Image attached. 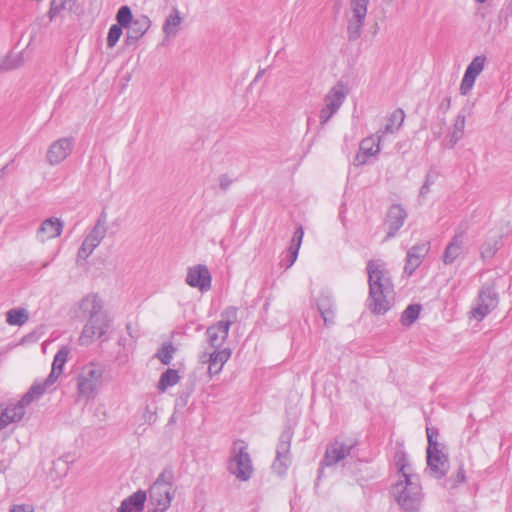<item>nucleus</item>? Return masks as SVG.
Returning <instances> with one entry per match:
<instances>
[{
  "label": "nucleus",
  "mask_w": 512,
  "mask_h": 512,
  "mask_svg": "<svg viewBox=\"0 0 512 512\" xmlns=\"http://www.w3.org/2000/svg\"><path fill=\"white\" fill-rule=\"evenodd\" d=\"M323 318L324 325L330 327L335 324V307L319 311Z\"/></svg>",
  "instance_id": "nucleus-51"
},
{
  "label": "nucleus",
  "mask_w": 512,
  "mask_h": 512,
  "mask_svg": "<svg viewBox=\"0 0 512 512\" xmlns=\"http://www.w3.org/2000/svg\"><path fill=\"white\" fill-rule=\"evenodd\" d=\"M291 464V457H283L276 455L273 463L272 470L279 476H284Z\"/></svg>",
  "instance_id": "nucleus-46"
},
{
  "label": "nucleus",
  "mask_w": 512,
  "mask_h": 512,
  "mask_svg": "<svg viewBox=\"0 0 512 512\" xmlns=\"http://www.w3.org/2000/svg\"><path fill=\"white\" fill-rule=\"evenodd\" d=\"M466 482V473L464 465L460 464L456 473L451 477L447 478L444 482V487L449 490H454L459 487L460 484Z\"/></svg>",
  "instance_id": "nucleus-41"
},
{
  "label": "nucleus",
  "mask_w": 512,
  "mask_h": 512,
  "mask_svg": "<svg viewBox=\"0 0 512 512\" xmlns=\"http://www.w3.org/2000/svg\"><path fill=\"white\" fill-rule=\"evenodd\" d=\"M486 62V56L485 55H477L475 56L472 61L467 66L465 72L478 77L480 73L483 71L484 66Z\"/></svg>",
  "instance_id": "nucleus-45"
},
{
  "label": "nucleus",
  "mask_w": 512,
  "mask_h": 512,
  "mask_svg": "<svg viewBox=\"0 0 512 512\" xmlns=\"http://www.w3.org/2000/svg\"><path fill=\"white\" fill-rule=\"evenodd\" d=\"M29 319V313L25 308H12L6 312V322L11 326H22Z\"/></svg>",
  "instance_id": "nucleus-33"
},
{
  "label": "nucleus",
  "mask_w": 512,
  "mask_h": 512,
  "mask_svg": "<svg viewBox=\"0 0 512 512\" xmlns=\"http://www.w3.org/2000/svg\"><path fill=\"white\" fill-rule=\"evenodd\" d=\"M7 167L8 165H5L0 169V178H2L5 175Z\"/></svg>",
  "instance_id": "nucleus-64"
},
{
  "label": "nucleus",
  "mask_w": 512,
  "mask_h": 512,
  "mask_svg": "<svg viewBox=\"0 0 512 512\" xmlns=\"http://www.w3.org/2000/svg\"><path fill=\"white\" fill-rule=\"evenodd\" d=\"M69 353H70L69 347L62 346L55 354L51 368L54 371H58L62 374L64 365L67 362Z\"/></svg>",
  "instance_id": "nucleus-44"
},
{
  "label": "nucleus",
  "mask_w": 512,
  "mask_h": 512,
  "mask_svg": "<svg viewBox=\"0 0 512 512\" xmlns=\"http://www.w3.org/2000/svg\"><path fill=\"white\" fill-rule=\"evenodd\" d=\"M231 354L230 348L215 350L208 354L207 362L209 363L208 373L210 377L221 372L223 365L229 360Z\"/></svg>",
  "instance_id": "nucleus-22"
},
{
  "label": "nucleus",
  "mask_w": 512,
  "mask_h": 512,
  "mask_svg": "<svg viewBox=\"0 0 512 512\" xmlns=\"http://www.w3.org/2000/svg\"><path fill=\"white\" fill-rule=\"evenodd\" d=\"M123 29L118 24H112L109 28L107 35V47L113 48L117 42L119 41L121 35L123 34Z\"/></svg>",
  "instance_id": "nucleus-47"
},
{
  "label": "nucleus",
  "mask_w": 512,
  "mask_h": 512,
  "mask_svg": "<svg viewBox=\"0 0 512 512\" xmlns=\"http://www.w3.org/2000/svg\"><path fill=\"white\" fill-rule=\"evenodd\" d=\"M430 250L429 242H423L412 246L407 251L404 273L412 276L416 269L422 264L423 259Z\"/></svg>",
  "instance_id": "nucleus-16"
},
{
  "label": "nucleus",
  "mask_w": 512,
  "mask_h": 512,
  "mask_svg": "<svg viewBox=\"0 0 512 512\" xmlns=\"http://www.w3.org/2000/svg\"><path fill=\"white\" fill-rule=\"evenodd\" d=\"M407 217L408 213L401 204L395 203L389 207L385 217V224L388 226L386 240L396 236Z\"/></svg>",
  "instance_id": "nucleus-14"
},
{
  "label": "nucleus",
  "mask_w": 512,
  "mask_h": 512,
  "mask_svg": "<svg viewBox=\"0 0 512 512\" xmlns=\"http://www.w3.org/2000/svg\"><path fill=\"white\" fill-rule=\"evenodd\" d=\"M233 180L227 174H221L219 176V187L222 191H227Z\"/></svg>",
  "instance_id": "nucleus-55"
},
{
  "label": "nucleus",
  "mask_w": 512,
  "mask_h": 512,
  "mask_svg": "<svg viewBox=\"0 0 512 512\" xmlns=\"http://www.w3.org/2000/svg\"><path fill=\"white\" fill-rule=\"evenodd\" d=\"M74 137H63L51 143L46 153V160L51 166L63 162L73 151Z\"/></svg>",
  "instance_id": "nucleus-12"
},
{
  "label": "nucleus",
  "mask_w": 512,
  "mask_h": 512,
  "mask_svg": "<svg viewBox=\"0 0 512 512\" xmlns=\"http://www.w3.org/2000/svg\"><path fill=\"white\" fill-rule=\"evenodd\" d=\"M346 97L344 85L338 83L334 86L324 98L325 105L319 112L320 125L324 126L330 118L339 110Z\"/></svg>",
  "instance_id": "nucleus-10"
},
{
  "label": "nucleus",
  "mask_w": 512,
  "mask_h": 512,
  "mask_svg": "<svg viewBox=\"0 0 512 512\" xmlns=\"http://www.w3.org/2000/svg\"><path fill=\"white\" fill-rule=\"evenodd\" d=\"M404 118L405 113L402 108L394 110L388 118V123L385 125L384 132L393 133L395 130H398L402 126Z\"/></svg>",
  "instance_id": "nucleus-36"
},
{
  "label": "nucleus",
  "mask_w": 512,
  "mask_h": 512,
  "mask_svg": "<svg viewBox=\"0 0 512 512\" xmlns=\"http://www.w3.org/2000/svg\"><path fill=\"white\" fill-rule=\"evenodd\" d=\"M380 140V136L377 142L373 136L364 138L360 142L359 151L354 157V165H364L367 163L369 157L377 155L380 152Z\"/></svg>",
  "instance_id": "nucleus-17"
},
{
  "label": "nucleus",
  "mask_w": 512,
  "mask_h": 512,
  "mask_svg": "<svg viewBox=\"0 0 512 512\" xmlns=\"http://www.w3.org/2000/svg\"><path fill=\"white\" fill-rule=\"evenodd\" d=\"M60 375H61L60 372L54 371L51 368V371H50L49 375L47 376V378L43 382H40V383L42 384V386L45 389H47L48 387H50L57 381V379L59 378Z\"/></svg>",
  "instance_id": "nucleus-54"
},
{
  "label": "nucleus",
  "mask_w": 512,
  "mask_h": 512,
  "mask_svg": "<svg viewBox=\"0 0 512 512\" xmlns=\"http://www.w3.org/2000/svg\"><path fill=\"white\" fill-rule=\"evenodd\" d=\"M45 391L46 389L42 386V384L40 382L35 381L27 390V392H25L24 395L17 402L19 409L25 410L26 406L30 405L33 401L41 398L44 395Z\"/></svg>",
  "instance_id": "nucleus-26"
},
{
  "label": "nucleus",
  "mask_w": 512,
  "mask_h": 512,
  "mask_svg": "<svg viewBox=\"0 0 512 512\" xmlns=\"http://www.w3.org/2000/svg\"><path fill=\"white\" fill-rule=\"evenodd\" d=\"M64 9H68L76 15L81 13L77 0H52L48 11L49 20L52 21Z\"/></svg>",
  "instance_id": "nucleus-25"
},
{
  "label": "nucleus",
  "mask_w": 512,
  "mask_h": 512,
  "mask_svg": "<svg viewBox=\"0 0 512 512\" xmlns=\"http://www.w3.org/2000/svg\"><path fill=\"white\" fill-rule=\"evenodd\" d=\"M227 470L240 481H248L253 473V465L248 444L242 439H236L231 448Z\"/></svg>",
  "instance_id": "nucleus-5"
},
{
  "label": "nucleus",
  "mask_w": 512,
  "mask_h": 512,
  "mask_svg": "<svg viewBox=\"0 0 512 512\" xmlns=\"http://www.w3.org/2000/svg\"><path fill=\"white\" fill-rule=\"evenodd\" d=\"M326 466H322V460L320 461L319 463V468H318V473H317V479H316V482H315V487L318 486V482L321 480V478L323 477L324 475V468Z\"/></svg>",
  "instance_id": "nucleus-60"
},
{
  "label": "nucleus",
  "mask_w": 512,
  "mask_h": 512,
  "mask_svg": "<svg viewBox=\"0 0 512 512\" xmlns=\"http://www.w3.org/2000/svg\"><path fill=\"white\" fill-rule=\"evenodd\" d=\"M152 507H148L147 512H165L168 508H164V506L151 505Z\"/></svg>",
  "instance_id": "nucleus-61"
},
{
  "label": "nucleus",
  "mask_w": 512,
  "mask_h": 512,
  "mask_svg": "<svg viewBox=\"0 0 512 512\" xmlns=\"http://www.w3.org/2000/svg\"><path fill=\"white\" fill-rule=\"evenodd\" d=\"M475 76L465 72L460 84V93L462 95H467L473 88L474 83L476 81Z\"/></svg>",
  "instance_id": "nucleus-50"
},
{
  "label": "nucleus",
  "mask_w": 512,
  "mask_h": 512,
  "mask_svg": "<svg viewBox=\"0 0 512 512\" xmlns=\"http://www.w3.org/2000/svg\"><path fill=\"white\" fill-rule=\"evenodd\" d=\"M185 281L190 287L197 288L201 292L210 290L212 286L211 273L208 267L203 264L189 267Z\"/></svg>",
  "instance_id": "nucleus-13"
},
{
  "label": "nucleus",
  "mask_w": 512,
  "mask_h": 512,
  "mask_svg": "<svg viewBox=\"0 0 512 512\" xmlns=\"http://www.w3.org/2000/svg\"><path fill=\"white\" fill-rule=\"evenodd\" d=\"M427 447L425 472L434 479L440 480L447 476L450 462L447 446L438 441L439 429L426 425Z\"/></svg>",
  "instance_id": "nucleus-3"
},
{
  "label": "nucleus",
  "mask_w": 512,
  "mask_h": 512,
  "mask_svg": "<svg viewBox=\"0 0 512 512\" xmlns=\"http://www.w3.org/2000/svg\"><path fill=\"white\" fill-rule=\"evenodd\" d=\"M142 417L146 423H154L157 418L156 408H152L149 404H146Z\"/></svg>",
  "instance_id": "nucleus-52"
},
{
  "label": "nucleus",
  "mask_w": 512,
  "mask_h": 512,
  "mask_svg": "<svg viewBox=\"0 0 512 512\" xmlns=\"http://www.w3.org/2000/svg\"><path fill=\"white\" fill-rule=\"evenodd\" d=\"M357 442L346 444L335 439L327 444L325 454L322 458V466H333L340 461H345L347 457L355 456Z\"/></svg>",
  "instance_id": "nucleus-9"
},
{
  "label": "nucleus",
  "mask_w": 512,
  "mask_h": 512,
  "mask_svg": "<svg viewBox=\"0 0 512 512\" xmlns=\"http://www.w3.org/2000/svg\"><path fill=\"white\" fill-rule=\"evenodd\" d=\"M356 455L353 458H349L348 460H345L342 464V468L345 471V473L357 476L359 472L362 471V466L367 463V460H363L361 458H355Z\"/></svg>",
  "instance_id": "nucleus-42"
},
{
  "label": "nucleus",
  "mask_w": 512,
  "mask_h": 512,
  "mask_svg": "<svg viewBox=\"0 0 512 512\" xmlns=\"http://www.w3.org/2000/svg\"><path fill=\"white\" fill-rule=\"evenodd\" d=\"M182 22L180 12L176 7H173L170 14L166 17L163 24V32L166 37L175 36L178 33V28Z\"/></svg>",
  "instance_id": "nucleus-29"
},
{
  "label": "nucleus",
  "mask_w": 512,
  "mask_h": 512,
  "mask_svg": "<svg viewBox=\"0 0 512 512\" xmlns=\"http://www.w3.org/2000/svg\"><path fill=\"white\" fill-rule=\"evenodd\" d=\"M293 437V430L290 425L285 426L280 434L279 441L276 448V455L283 457L290 456L291 440Z\"/></svg>",
  "instance_id": "nucleus-31"
},
{
  "label": "nucleus",
  "mask_w": 512,
  "mask_h": 512,
  "mask_svg": "<svg viewBox=\"0 0 512 512\" xmlns=\"http://www.w3.org/2000/svg\"><path fill=\"white\" fill-rule=\"evenodd\" d=\"M422 305L418 303L409 304L401 314L400 322L403 326L409 327L419 318Z\"/></svg>",
  "instance_id": "nucleus-34"
},
{
  "label": "nucleus",
  "mask_w": 512,
  "mask_h": 512,
  "mask_svg": "<svg viewBox=\"0 0 512 512\" xmlns=\"http://www.w3.org/2000/svg\"><path fill=\"white\" fill-rule=\"evenodd\" d=\"M396 501L404 512H417L420 509L423 494L419 475H405L393 486Z\"/></svg>",
  "instance_id": "nucleus-4"
},
{
  "label": "nucleus",
  "mask_w": 512,
  "mask_h": 512,
  "mask_svg": "<svg viewBox=\"0 0 512 512\" xmlns=\"http://www.w3.org/2000/svg\"><path fill=\"white\" fill-rule=\"evenodd\" d=\"M23 64L22 53L8 54L0 63V73L19 68Z\"/></svg>",
  "instance_id": "nucleus-40"
},
{
  "label": "nucleus",
  "mask_w": 512,
  "mask_h": 512,
  "mask_svg": "<svg viewBox=\"0 0 512 512\" xmlns=\"http://www.w3.org/2000/svg\"><path fill=\"white\" fill-rule=\"evenodd\" d=\"M316 306L318 311L335 307L331 294L328 292H321L316 299Z\"/></svg>",
  "instance_id": "nucleus-49"
},
{
  "label": "nucleus",
  "mask_w": 512,
  "mask_h": 512,
  "mask_svg": "<svg viewBox=\"0 0 512 512\" xmlns=\"http://www.w3.org/2000/svg\"><path fill=\"white\" fill-rule=\"evenodd\" d=\"M304 236V229L302 225H298L296 230L294 231V234L292 236L290 245L287 249V256L285 259V266L286 268H290L296 261L298 257V252L302 243V239Z\"/></svg>",
  "instance_id": "nucleus-23"
},
{
  "label": "nucleus",
  "mask_w": 512,
  "mask_h": 512,
  "mask_svg": "<svg viewBox=\"0 0 512 512\" xmlns=\"http://www.w3.org/2000/svg\"><path fill=\"white\" fill-rule=\"evenodd\" d=\"M103 373V368L94 363L83 367L77 377L78 396L86 401L95 399L102 383Z\"/></svg>",
  "instance_id": "nucleus-6"
},
{
  "label": "nucleus",
  "mask_w": 512,
  "mask_h": 512,
  "mask_svg": "<svg viewBox=\"0 0 512 512\" xmlns=\"http://www.w3.org/2000/svg\"><path fill=\"white\" fill-rule=\"evenodd\" d=\"M468 226L461 223L455 230V234L446 246L443 253V262L446 265L452 264L462 253L463 239Z\"/></svg>",
  "instance_id": "nucleus-15"
},
{
  "label": "nucleus",
  "mask_w": 512,
  "mask_h": 512,
  "mask_svg": "<svg viewBox=\"0 0 512 512\" xmlns=\"http://www.w3.org/2000/svg\"><path fill=\"white\" fill-rule=\"evenodd\" d=\"M115 19L117 21L116 24L125 29H127L128 26H131L135 20L132 10L128 5H123L118 9Z\"/></svg>",
  "instance_id": "nucleus-39"
},
{
  "label": "nucleus",
  "mask_w": 512,
  "mask_h": 512,
  "mask_svg": "<svg viewBox=\"0 0 512 512\" xmlns=\"http://www.w3.org/2000/svg\"><path fill=\"white\" fill-rule=\"evenodd\" d=\"M464 108L462 111L457 115L455 123L453 125V131L449 135V140L446 143V147L449 149H452L457 142L462 138L464 134V127H465V114Z\"/></svg>",
  "instance_id": "nucleus-30"
},
{
  "label": "nucleus",
  "mask_w": 512,
  "mask_h": 512,
  "mask_svg": "<svg viewBox=\"0 0 512 512\" xmlns=\"http://www.w3.org/2000/svg\"><path fill=\"white\" fill-rule=\"evenodd\" d=\"M394 464L397 468V474L401 475L402 478H404L405 475H414L413 473L409 472L410 463L408 454L404 450L402 444H397V448L394 453Z\"/></svg>",
  "instance_id": "nucleus-28"
},
{
  "label": "nucleus",
  "mask_w": 512,
  "mask_h": 512,
  "mask_svg": "<svg viewBox=\"0 0 512 512\" xmlns=\"http://www.w3.org/2000/svg\"><path fill=\"white\" fill-rule=\"evenodd\" d=\"M502 240L501 234H493L488 235L485 241L481 244L479 250H480V257L483 262H487L488 260H491L497 251L499 250L500 242Z\"/></svg>",
  "instance_id": "nucleus-24"
},
{
  "label": "nucleus",
  "mask_w": 512,
  "mask_h": 512,
  "mask_svg": "<svg viewBox=\"0 0 512 512\" xmlns=\"http://www.w3.org/2000/svg\"><path fill=\"white\" fill-rule=\"evenodd\" d=\"M151 20L147 15L141 14L135 18L133 24L127 27L125 44L131 46L135 44L150 28Z\"/></svg>",
  "instance_id": "nucleus-18"
},
{
  "label": "nucleus",
  "mask_w": 512,
  "mask_h": 512,
  "mask_svg": "<svg viewBox=\"0 0 512 512\" xmlns=\"http://www.w3.org/2000/svg\"><path fill=\"white\" fill-rule=\"evenodd\" d=\"M435 178L431 175V173H427L425 177V181L420 188L419 195L425 196L430 192V186L434 184Z\"/></svg>",
  "instance_id": "nucleus-53"
},
{
  "label": "nucleus",
  "mask_w": 512,
  "mask_h": 512,
  "mask_svg": "<svg viewBox=\"0 0 512 512\" xmlns=\"http://www.w3.org/2000/svg\"><path fill=\"white\" fill-rule=\"evenodd\" d=\"M498 304V293L493 286L484 285L479 290L476 306L470 311L471 317L481 321Z\"/></svg>",
  "instance_id": "nucleus-8"
},
{
  "label": "nucleus",
  "mask_w": 512,
  "mask_h": 512,
  "mask_svg": "<svg viewBox=\"0 0 512 512\" xmlns=\"http://www.w3.org/2000/svg\"><path fill=\"white\" fill-rule=\"evenodd\" d=\"M173 499L172 486L151 485L149 488V505L164 506L169 508Z\"/></svg>",
  "instance_id": "nucleus-20"
},
{
  "label": "nucleus",
  "mask_w": 512,
  "mask_h": 512,
  "mask_svg": "<svg viewBox=\"0 0 512 512\" xmlns=\"http://www.w3.org/2000/svg\"><path fill=\"white\" fill-rule=\"evenodd\" d=\"M146 501V491L138 489L121 502L117 512H142L145 508Z\"/></svg>",
  "instance_id": "nucleus-21"
},
{
  "label": "nucleus",
  "mask_w": 512,
  "mask_h": 512,
  "mask_svg": "<svg viewBox=\"0 0 512 512\" xmlns=\"http://www.w3.org/2000/svg\"><path fill=\"white\" fill-rule=\"evenodd\" d=\"M176 351V347L171 343H164L155 354V357L160 360L164 365H169L172 361L173 354Z\"/></svg>",
  "instance_id": "nucleus-43"
},
{
  "label": "nucleus",
  "mask_w": 512,
  "mask_h": 512,
  "mask_svg": "<svg viewBox=\"0 0 512 512\" xmlns=\"http://www.w3.org/2000/svg\"><path fill=\"white\" fill-rule=\"evenodd\" d=\"M10 467V462L7 461V460H0V473H4L5 471H7Z\"/></svg>",
  "instance_id": "nucleus-62"
},
{
  "label": "nucleus",
  "mask_w": 512,
  "mask_h": 512,
  "mask_svg": "<svg viewBox=\"0 0 512 512\" xmlns=\"http://www.w3.org/2000/svg\"><path fill=\"white\" fill-rule=\"evenodd\" d=\"M195 386L196 384L194 380H189L185 383L183 389L178 393L176 398L175 409H182L187 405L189 398L195 391Z\"/></svg>",
  "instance_id": "nucleus-35"
},
{
  "label": "nucleus",
  "mask_w": 512,
  "mask_h": 512,
  "mask_svg": "<svg viewBox=\"0 0 512 512\" xmlns=\"http://www.w3.org/2000/svg\"><path fill=\"white\" fill-rule=\"evenodd\" d=\"M369 1L370 0H351L353 18L349 20L347 26L349 41H355L361 36Z\"/></svg>",
  "instance_id": "nucleus-11"
},
{
  "label": "nucleus",
  "mask_w": 512,
  "mask_h": 512,
  "mask_svg": "<svg viewBox=\"0 0 512 512\" xmlns=\"http://www.w3.org/2000/svg\"><path fill=\"white\" fill-rule=\"evenodd\" d=\"M512 14V0H505L503 8L500 10V17L507 18Z\"/></svg>",
  "instance_id": "nucleus-58"
},
{
  "label": "nucleus",
  "mask_w": 512,
  "mask_h": 512,
  "mask_svg": "<svg viewBox=\"0 0 512 512\" xmlns=\"http://www.w3.org/2000/svg\"><path fill=\"white\" fill-rule=\"evenodd\" d=\"M238 309L235 306H228L221 312V320L217 322L225 331H230L231 325L237 321Z\"/></svg>",
  "instance_id": "nucleus-37"
},
{
  "label": "nucleus",
  "mask_w": 512,
  "mask_h": 512,
  "mask_svg": "<svg viewBox=\"0 0 512 512\" xmlns=\"http://www.w3.org/2000/svg\"><path fill=\"white\" fill-rule=\"evenodd\" d=\"M12 410L15 411L11 414V416H8L7 408H4V405L1 404L0 418L4 420L5 428L11 423L19 422L25 415V410L19 409L17 403L13 404Z\"/></svg>",
  "instance_id": "nucleus-38"
},
{
  "label": "nucleus",
  "mask_w": 512,
  "mask_h": 512,
  "mask_svg": "<svg viewBox=\"0 0 512 512\" xmlns=\"http://www.w3.org/2000/svg\"><path fill=\"white\" fill-rule=\"evenodd\" d=\"M208 342L211 347L218 349L221 347L223 342L227 339L229 331H225L219 324L214 323L208 326L206 330Z\"/></svg>",
  "instance_id": "nucleus-27"
},
{
  "label": "nucleus",
  "mask_w": 512,
  "mask_h": 512,
  "mask_svg": "<svg viewBox=\"0 0 512 512\" xmlns=\"http://www.w3.org/2000/svg\"><path fill=\"white\" fill-rule=\"evenodd\" d=\"M64 223L57 217L45 219L37 230V236L41 242L56 238L61 235Z\"/></svg>",
  "instance_id": "nucleus-19"
},
{
  "label": "nucleus",
  "mask_w": 512,
  "mask_h": 512,
  "mask_svg": "<svg viewBox=\"0 0 512 512\" xmlns=\"http://www.w3.org/2000/svg\"><path fill=\"white\" fill-rule=\"evenodd\" d=\"M10 512H34V509L29 504L12 505Z\"/></svg>",
  "instance_id": "nucleus-56"
},
{
  "label": "nucleus",
  "mask_w": 512,
  "mask_h": 512,
  "mask_svg": "<svg viewBox=\"0 0 512 512\" xmlns=\"http://www.w3.org/2000/svg\"><path fill=\"white\" fill-rule=\"evenodd\" d=\"M179 380L180 376L178 371L176 369L168 368L160 375L157 389L161 392H165L168 387L176 385Z\"/></svg>",
  "instance_id": "nucleus-32"
},
{
  "label": "nucleus",
  "mask_w": 512,
  "mask_h": 512,
  "mask_svg": "<svg viewBox=\"0 0 512 512\" xmlns=\"http://www.w3.org/2000/svg\"><path fill=\"white\" fill-rule=\"evenodd\" d=\"M451 106V96H446L442 99L441 103L438 106V110L443 114L447 113Z\"/></svg>",
  "instance_id": "nucleus-57"
},
{
  "label": "nucleus",
  "mask_w": 512,
  "mask_h": 512,
  "mask_svg": "<svg viewBox=\"0 0 512 512\" xmlns=\"http://www.w3.org/2000/svg\"><path fill=\"white\" fill-rule=\"evenodd\" d=\"M366 270L369 284L368 309L372 314L383 315L391 308L386 299V293L392 287L390 273L383 262L375 260L367 262Z\"/></svg>",
  "instance_id": "nucleus-2"
},
{
  "label": "nucleus",
  "mask_w": 512,
  "mask_h": 512,
  "mask_svg": "<svg viewBox=\"0 0 512 512\" xmlns=\"http://www.w3.org/2000/svg\"><path fill=\"white\" fill-rule=\"evenodd\" d=\"M79 309L88 317L79 336V344L87 346L96 339L107 341L105 335L111 328L113 319L104 310L102 299L97 294L87 295L80 300Z\"/></svg>",
  "instance_id": "nucleus-1"
},
{
  "label": "nucleus",
  "mask_w": 512,
  "mask_h": 512,
  "mask_svg": "<svg viewBox=\"0 0 512 512\" xmlns=\"http://www.w3.org/2000/svg\"><path fill=\"white\" fill-rule=\"evenodd\" d=\"M263 74H264V70H260V71L257 73V75L255 76L254 81H258V80L262 77V75H263Z\"/></svg>",
  "instance_id": "nucleus-63"
},
{
  "label": "nucleus",
  "mask_w": 512,
  "mask_h": 512,
  "mask_svg": "<svg viewBox=\"0 0 512 512\" xmlns=\"http://www.w3.org/2000/svg\"><path fill=\"white\" fill-rule=\"evenodd\" d=\"M106 214L103 211L90 233L85 237L77 252V265L81 266L98 247L106 234Z\"/></svg>",
  "instance_id": "nucleus-7"
},
{
  "label": "nucleus",
  "mask_w": 512,
  "mask_h": 512,
  "mask_svg": "<svg viewBox=\"0 0 512 512\" xmlns=\"http://www.w3.org/2000/svg\"><path fill=\"white\" fill-rule=\"evenodd\" d=\"M38 339V335L36 332L28 333L27 335L23 336L21 339V343H31L35 342Z\"/></svg>",
  "instance_id": "nucleus-59"
},
{
  "label": "nucleus",
  "mask_w": 512,
  "mask_h": 512,
  "mask_svg": "<svg viewBox=\"0 0 512 512\" xmlns=\"http://www.w3.org/2000/svg\"><path fill=\"white\" fill-rule=\"evenodd\" d=\"M174 474L171 468H165L157 477L152 485L159 486H172L173 487Z\"/></svg>",
  "instance_id": "nucleus-48"
}]
</instances>
